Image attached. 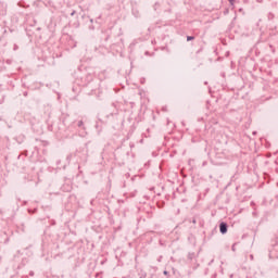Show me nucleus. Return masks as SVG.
Segmentation results:
<instances>
[{"label": "nucleus", "mask_w": 278, "mask_h": 278, "mask_svg": "<svg viewBox=\"0 0 278 278\" xmlns=\"http://www.w3.org/2000/svg\"><path fill=\"white\" fill-rule=\"evenodd\" d=\"M219 231L223 235L227 233V223L223 222L219 224Z\"/></svg>", "instance_id": "f257e3e1"}, {"label": "nucleus", "mask_w": 278, "mask_h": 278, "mask_svg": "<svg viewBox=\"0 0 278 278\" xmlns=\"http://www.w3.org/2000/svg\"><path fill=\"white\" fill-rule=\"evenodd\" d=\"M187 40H188V41H190V40H194V37H192V36H188V37H187Z\"/></svg>", "instance_id": "f03ea898"}, {"label": "nucleus", "mask_w": 278, "mask_h": 278, "mask_svg": "<svg viewBox=\"0 0 278 278\" xmlns=\"http://www.w3.org/2000/svg\"><path fill=\"white\" fill-rule=\"evenodd\" d=\"M81 125H84V122L83 121L78 122V127H81Z\"/></svg>", "instance_id": "7ed1b4c3"}, {"label": "nucleus", "mask_w": 278, "mask_h": 278, "mask_svg": "<svg viewBox=\"0 0 278 278\" xmlns=\"http://www.w3.org/2000/svg\"><path fill=\"white\" fill-rule=\"evenodd\" d=\"M229 1V3H233V1H236V0H228Z\"/></svg>", "instance_id": "20e7f679"}, {"label": "nucleus", "mask_w": 278, "mask_h": 278, "mask_svg": "<svg viewBox=\"0 0 278 278\" xmlns=\"http://www.w3.org/2000/svg\"><path fill=\"white\" fill-rule=\"evenodd\" d=\"M164 275H168V271L165 270V271H164Z\"/></svg>", "instance_id": "39448f33"}]
</instances>
